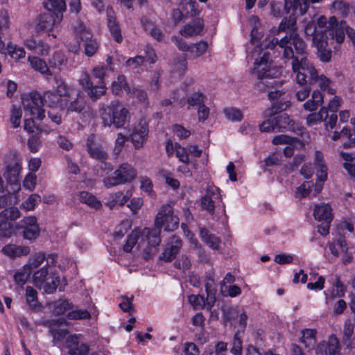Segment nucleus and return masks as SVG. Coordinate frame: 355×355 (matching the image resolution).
Segmentation results:
<instances>
[{
	"label": "nucleus",
	"mask_w": 355,
	"mask_h": 355,
	"mask_svg": "<svg viewBox=\"0 0 355 355\" xmlns=\"http://www.w3.org/2000/svg\"><path fill=\"white\" fill-rule=\"evenodd\" d=\"M295 49L300 58H295L291 62L292 70L297 85L317 83L319 90L327 91L330 95H334L336 89L331 87V80L324 74H319L313 64L307 58V46L303 39L298 37L294 39Z\"/></svg>",
	"instance_id": "obj_1"
},
{
	"label": "nucleus",
	"mask_w": 355,
	"mask_h": 355,
	"mask_svg": "<svg viewBox=\"0 0 355 355\" xmlns=\"http://www.w3.org/2000/svg\"><path fill=\"white\" fill-rule=\"evenodd\" d=\"M296 23L297 18L294 15H290L288 18H283L278 26V32L289 31V35H286L280 40L276 37L267 38L263 41L262 45L265 48L273 51L274 53L277 52L278 55H282V58L286 60H292L293 61L295 58H300V55H297L292 48V46L295 47L294 39L295 37H298L299 39H302L296 33Z\"/></svg>",
	"instance_id": "obj_2"
},
{
	"label": "nucleus",
	"mask_w": 355,
	"mask_h": 355,
	"mask_svg": "<svg viewBox=\"0 0 355 355\" xmlns=\"http://www.w3.org/2000/svg\"><path fill=\"white\" fill-rule=\"evenodd\" d=\"M179 218L174 214L173 205L170 204L163 205L159 209L155 219V227L144 228V234L151 235L154 243L161 242L160 234L162 227L166 232H173L179 226Z\"/></svg>",
	"instance_id": "obj_3"
},
{
	"label": "nucleus",
	"mask_w": 355,
	"mask_h": 355,
	"mask_svg": "<svg viewBox=\"0 0 355 355\" xmlns=\"http://www.w3.org/2000/svg\"><path fill=\"white\" fill-rule=\"evenodd\" d=\"M101 117L105 127L113 125L116 128H121L129 121L130 115L119 101H112L110 105L101 110Z\"/></svg>",
	"instance_id": "obj_4"
},
{
	"label": "nucleus",
	"mask_w": 355,
	"mask_h": 355,
	"mask_svg": "<svg viewBox=\"0 0 355 355\" xmlns=\"http://www.w3.org/2000/svg\"><path fill=\"white\" fill-rule=\"evenodd\" d=\"M253 71L260 83L266 86L272 87L275 81L268 80H273L279 76V71L272 67V60L268 53H264L261 57L255 60Z\"/></svg>",
	"instance_id": "obj_5"
},
{
	"label": "nucleus",
	"mask_w": 355,
	"mask_h": 355,
	"mask_svg": "<svg viewBox=\"0 0 355 355\" xmlns=\"http://www.w3.org/2000/svg\"><path fill=\"white\" fill-rule=\"evenodd\" d=\"M137 175V171L131 164L123 163L114 171L112 175L103 179V184L105 187L124 184L133 181Z\"/></svg>",
	"instance_id": "obj_6"
},
{
	"label": "nucleus",
	"mask_w": 355,
	"mask_h": 355,
	"mask_svg": "<svg viewBox=\"0 0 355 355\" xmlns=\"http://www.w3.org/2000/svg\"><path fill=\"white\" fill-rule=\"evenodd\" d=\"M74 32L78 38L83 42L84 53L87 57H92L98 49V44L93 38L92 33L79 21L73 25Z\"/></svg>",
	"instance_id": "obj_7"
},
{
	"label": "nucleus",
	"mask_w": 355,
	"mask_h": 355,
	"mask_svg": "<svg viewBox=\"0 0 355 355\" xmlns=\"http://www.w3.org/2000/svg\"><path fill=\"white\" fill-rule=\"evenodd\" d=\"M22 104L24 110L28 112L31 116L39 120H42L44 118V103L40 93L33 92L24 96Z\"/></svg>",
	"instance_id": "obj_8"
},
{
	"label": "nucleus",
	"mask_w": 355,
	"mask_h": 355,
	"mask_svg": "<svg viewBox=\"0 0 355 355\" xmlns=\"http://www.w3.org/2000/svg\"><path fill=\"white\" fill-rule=\"evenodd\" d=\"M21 158L15 153L10 152L6 155L3 175L10 183L17 181L21 171Z\"/></svg>",
	"instance_id": "obj_9"
},
{
	"label": "nucleus",
	"mask_w": 355,
	"mask_h": 355,
	"mask_svg": "<svg viewBox=\"0 0 355 355\" xmlns=\"http://www.w3.org/2000/svg\"><path fill=\"white\" fill-rule=\"evenodd\" d=\"M346 28L347 25L345 21H338L336 16L329 17L327 29L329 35L337 43L341 44L344 42Z\"/></svg>",
	"instance_id": "obj_10"
},
{
	"label": "nucleus",
	"mask_w": 355,
	"mask_h": 355,
	"mask_svg": "<svg viewBox=\"0 0 355 355\" xmlns=\"http://www.w3.org/2000/svg\"><path fill=\"white\" fill-rule=\"evenodd\" d=\"M327 39V34L317 35L313 43L317 50L316 55L322 62H329L331 59L332 51L329 47Z\"/></svg>",
	"instance_id": "obj_11"
},
{
	"label": "nucleus",
	"mask_w": 355,
	"mask_h": 355,
	"mask_svg": "<svg viewBox=\"0 0 355 355\" xmlns=\"http://www.w3.org/2000/svg\"><path fill=\"white\" fill-rule=\"evenodd\" d=\"M139 239H141V241L139 242V247L141 246V242L142 241H147L148 243H151L152 245H156L157 243H154L153 239L151 236V235H146L144 234V229L139 230L136 229L134 230L128 236L127 238V240L125 241V243L124 244L123 247V250L125 252H130L133 248V247L135 245L137 242L139 241Z\"/></svg>",
	"instance_id": "obj_12"
},
{
	"label": "nucleus",
	"mask_w": 355,
	"mask_h": 355,
	"mask_svg": "<svg viewBox=\"0 0 355 355\" xmlns=\"http://www.w3.org/2000/svg\"><path fill=\"white\" fill-rule=\"evenodd\" d=\"M20 227L23 230V237L29 241L35 240L40 235V227L35 216L24 217L20 222Z\"/></svg>",
	"instance_id": "obj_13"
},
{
	"label": "nucleus",
	"mask_w": 355,
	"mask_h": 355,
	"mask_svg": "<svg viewBox=\"0 0 355 355\" xmlns=\"http://www.w3.org/2000/svg\"><path fill=\"white\" fill-rule=\"evenodd\" d=\"M67 112L80 114L85 119L94 118L95 116L94 111L87 105L85 99L79 96L69 103L67 107Z\"/></svg>",
	"instance_id": "obj_14"
},
{
	"label": "nucleus",
	"mask_w": 355,
	"mask_h": 355,
	"mask_svg": "<svg viewBox=\"0 0 355 355\" xmlns=\"http://www.w3.org/2000/svg\"><path fill=\"white\" fill-rule=\"evenodd\" d=\"M339 340L336 336L331 335L328 343L322 342L316 348V355H340Z\"/></svg>",
	"instance_id": "obj_15"
},
{
	"label": "nucleus",
	"mask_w": 355,
	"mask_h": 355,
	"mask_svg": "<svg viewBox=\"0 0 355 355\" xmlns=\"http://www.w3.org/2000/svg\"><path fill=\"white\" fill-rule=\"evenodd\" d=\"M66 348L69 355H87L89 346L79 341L78 338L75 336H70L66 340Z\"/></svg>",
	"instance_id": "obj_16"
},
{
	"label": "nucleus",
	"mask_w": 355,
	"mask_h": 355,
	"mask_svg": "<svg viewBox=\"0 0 355 355\" xmlns=\"http://www.w3.org/2000/svg\"><path fill=\"white\" fill-rule=\"evenodd\" d=\"M182 242L178 236H173L170 238L169 242L164 251L159 257V259L164 261H170L174 259L182 248Z\"/></svg>",
	"instance_id": "obj_17"
},
{
	"label": "nucleus",
	"mask_w": 355,
	"mask_h": 355,
	"mask_svg": "<svg viewBox=\"0 0 355 355\" xmlns=\"http://www.w3.org/2000/svg\"><path fill=\"white\" fill-rule=\"evenodd\" d=\"M86 147L87 151L92 158L101 162H105L107 159L108 155L107 152L102 147L95 144L94 136L93 135L87 137Z\"/></svg>",
	"instance_id": "obj_18"
},
{
	"label": "nucleus",
	"mask_w": 355,
	"mask_h": 355,
	"mask_svg": "<svg viewBox=\"0 0 355 355\" xmlns=\"http://www.w3.org/2000/svg\"><path fill=\"white\" fill-rule=\"evenodd\" d=\"M148 133V130L145 125L139 124L134 128L130 138L136 149L143 146L147 139Z\"/></svg>",
	"instance_id": "obj_19"
},
{
	"label": "nucleus",
	"mask_w": 355,
	"mask_h": 355,
	"mask_svg": "<svg viewBox=\"0 0 355 355\" xmlns=\"http://www.w3.org/2000/svg\"><path fill=\"white\" fill-rule=\"evenodd\" d=\"M204 28L203 20L196 18L190 23L185 25L180 31V34L185 37H190L194 35H201Z\"/></svg>",
	"instance_id": "obj_20"
},
{
	"label": "nucleus",
	"mask_w": 355,
	"mask_h": 355,
	"mask_svg": "<svg viewBox=\"0 0 355 355\" xmlns=\"http://www.w3.org/2000/svg\"><path fill=\"white\" fill-rule=\"evenodd\" d=\"M43 4L49 12L57 15L58 22L62 21V12L66 10L64 0H44Z\"/></svg>",
	"instance_id": "obj_21"
},
{
	"label": "nucleus",
	"mask_w": 355,
	"mask_h": 355,
	"mask_svg": "<svg viewBox=\"0 0 355 355\" xmlns=\"http://www.w3.org/2000/svg\"><path fill=\"white\" fill-rule=\"evenodd\" d=\"M313 216L317 220L331 222L333 220L332 209L327 203L322 202L316 205L314 208Z\"/></svg>",
	"instance_id": "obj_22"
},
{
	"label": "nucleus",
	"mask_w": 355,
	"mask_h": 355,
	"mask_svg": "<svg viewBox=\"0 0 355 355\" xmlns=\"http://www.w3.org/2000/svg\"><path fill=\"white\" fill-rule=\"evenodd\" d=\"M44 105L46 104L51 108L64 110L66 107L60 94L51 91L45 92L42 96Z\"/></svg>",
	"instance_id": "obj_23"
},
{
	"label": "nucleus",
	"mask_w": 355,
	"mask_h": 355,
	"mask_svg": "<svg viewBox=\"0 0 355 355\" xmlns=\"http://www.w3.org/2000/svg\"><path fill=\"white\" fill-rule=\"evenodd\" d=\"M324 103V94L318 89H314L311 93V98L308 99L304 104L303 107L309 112H314Z\"/></svg>",
	"instance_id": "obj_24"
},
{
	"label": "nucleus",
	"mask_w": 355,
	"mask_h": 355,
	"mask_svg": "<svg viewBox=\"0 0 355 355\" xmlns=\"http://www.w3.org/2000/svg\"><path fill=\"white\" fill-rule=\"evenodd\" d=\"M59 23L60 22L58 21L57 15H54L51 12L45 13L40 17L36 29L38 31H50Z\"/></svg>",
	"instance_id": "obj_25"
},
{
	"label": "nucleus",
	"mask_w": 355,
	"mask_h": 355,
	"mask_svg": "<svg viewBox=\"0 0 355 355\" xmlns=\"http://www.w3.org/2000/svg\"><path fill=\"white\" fill-rule=\"evenodd\" d=\"M217 191L218 189L209 187L207 189L205 195L200 199L202 209L208 211L211 215H214L215 212V203L212 197Z\"/></svg>",
	"instance_id": "obj_26"
},
{
	"label": "nucleus",
	"mask_w": 355,
	"mask_h": 355,
	"mask_svg": "<svg viewBox=\"0 0 355 355\" xmlns=\"http://www.w3.org/2000/svg\"><path fill=\"white\" fill-rule=\"evenodd\" d=\"M1 251L7 256L15 258L28 255L31 252V249L28 246L8 244L5 245Z\"/></svg>",
	"instance_id": "obj_27"
},
{
	"label": "nucleus",
	"mask_w": 355,
	"mask_h": 355,
	"mask_svg": "<svg viewBox=\"0 0 355 355\" xmlns=\"http://www.w3.org/2000/svg\"><path fill=\"white\" fill-rule=\"evenodd\" d=\"M123 91L128 95H132V89L130 87L126 78L124 75H119L115 80L112 84V92L116 96H121Z\"/></svg>",
	"instance_id": "obj_28"
},
{
	"label": "nucleus",
	"mask_w": 355,
	"mask_h": 355,
	"mask_svg": "<svg viewBox=\"0 0 355 355\" xmlns=\"http://www.w3.org/2000/svg\"><path fill=\"white\" fill-rule=\"evenodd\" d=\"M276 126L278 132L282 131H295V123L291 119L287 114L283 113L275 116Z\"/></svg>",
	"instance_id": "obj_29"
},
{
	"label": "nucleus",
	"mask_w": 355,
	"mask_h": 355,
	"mask_svg": "<svg viewBox=\"0 0 355 355\" xmlns=\"http://www.w3.org/2000/svg\"><path fill=\"white\" fill-rule=\"evenodd\" d=\"M142 26L145 31L154 39L158 42H161L164 39V34L162 31L157 28L155 24L147 18H142L141 20Z\"/></svg>",
	"instance_id": "obj_30"
},
{
	"label": "nucleus",
	"mask_w": 355,
	"mask_h": 355,
	"mask_svg": "<svg viewBox=\"0 0 355 355\" xmlns=\"http://www.w3.org/2000/svg\"><path fill=\"white\" fill-rule=\"evenodd\" d=\"M107 27L114 40L121 43L123 41L121 31L119 23L116 17L111 15L110 12L107 10Z\"/></svg>",
	"instance_id": "obj_31"
},
{
	"label": "nucleus",
	"mask_w": 355,
	"mask_h": 355,
	"mask_svg": "<svg viewBox=\"0 0 355 355\" xmlns=\"http://www.w3.org/2000/svg\"><path fill=\"white\" fill-rule=\"evenodd\" d=\"M25 298L28 309L36 311L41 307L37 298V292L32 286H28L26 288Z\"/></svg>",
	"instance_id": "obj_32"
},
{
	"label": "nucleus",
	"mask_w": 355,
	"mask_h": 355,
	"mask_svg": "<svg viewBox=\"0 0 355 355\" xmlns=\"http://www.w3.org/2000/svg\"><path fill=\"white\" fill-rule=\"evenodd\" d=\"M314 164L316 168V175L321 180L327 178V167L324 163L323 155L320 151L315 150L314 155Z\"/></svg>",
	"instance_id": "obj_33"
},
{
	"label": "nucleus",
	"mask_w": 355,
	"mask_h": 355,
	"mask_svg": "<svg viewBox=\"0 0 355 355\" xmlns=\"http://www.w3.org/2000/svg\"><path fill=\"white\" fill-rule=\"evenodd\" d=\"M205 286L207 293V310L211 311V309L216 300V290L214 288V280L211 277H207Z\"/></svg>",
	"instance_id": "obj_34"
},
{
	"label": "nucleus",
	"mask_w": 355,
	"mask_h": 355,
	"mask_svg": "<svg viewBox=\"0 0 355 355\" xmlns=\"http://www.w3.org/2000/svg\"><path fill=\"white\" fill-rule=\"evenodd\" d=\"M28 60L30 62L31 67L36 71L40 72L42 75L48 76H52L46 62L42 59L35 56H29L28 58Z\"/></svg>",
	"instance_id": "obj_35"
},
{
	"label": "nucleus",
	"mask_w": 355,
	"mask_h": 355,
	"mask_svg": "<svg viewBox=\"0 0 355 355\" xmlns=\"http://www.w3.org/2000/svg\"><path fill=\"white\" fill-rule=\"evenodd\" d=\"M331 12L334 16L345 18L349 13V5L344 0H334L331 6Z\"/></svg>",
	"instance_id": "obj_36"
},
{
	"label": "nucleus",
	"mask_w": 355,
	"mask_h": 355,
	"mask_svg": "<svg viewBox=\"0 0 355 355\" xmlns=\"http://www.w3.org/2000/svg\"><path fill=\"white\" fill-rule=\"evenodd\" d=\"M302 336L300 338L302 343H303L308 351L313 349L316 343V331L315 329H306L302 331Z\"/></svg>",
	"instance_id": "obj_37"
},
{
	"label": "nucleus",
	"mask_w": 355,
	"mask_h": 355,
	"mask_svg": "<svg viewBox=\"0 0 355 355\" xmlns=\"http://www.w3.org/2000/svg\"><path fill=\"white\" fill-rule=\"evenodd\" d=\"M51 274H54L52 272H49L46 266H44L40 270H37L33 274V283L35 286L39 288L42 289V286H44V283L46 280H49V277Z\"/></svg>",
	"instance_id": "obj_38"
},
{
	"label": "nucleus",
	"mask_w": 355,
	"mask_h": 355,
	"mask_svg": "<svg viewBox=\"0 0 355 355\" xmlns=\"http://www.w3.org/2000/svg\"><path fill=\"white\" fill-rule=\"evenodd\" d=\"M200 236L201 239L206 243L210 248L214 250H217L219 248L220 240L214 234L209 233V232L205 227L200 228Z\"/></svg>",
	"instance_id": "obj_39"
},
{
	"label": "nucleus",
	"mask_w": 355,
	"mask_h": 355,
	"mask_svg": "<svg viewBox=\"0 0 355 355\" xmlns=\"http://www.w3.org/2000/svg\"><path fill=\"white\" fill-rule=\"evenodd\" d=\"M3 214H0V236L10 238L15 232L14 225Z\"/></svg>",
	"instance_id": "obj_40"
},
{
	"label": "nucleus",
	"mask_w": 355,
	"mask_h": 355,
	"mask_svg": "<svg viewBox=\"0 0 355 355\" xmlns=\"http://www.w3.org/2000/svg\"><path fill=\"white\" fill-rule=\"evenodd\" d=\"M81 202L85 203L94 209H100L102 207L101 202L92 193L87 191H81L79 193Z\"/></svg>",
	"instance_id": "obj_41"
},
{
	"label": "nucleus",
	"mask_w": 355,
	"mask_h": 355,
	"mask_svg": "<svg viewBox=\"0 0 355 355\" xmlns=\"http://www.w3.org/2000/svg\"><path fill=\"white\" fill-rule=\"evenodd\" d=\"M31 272L32 271L25 265L15 273L14 279L15 283L22 287L27 282Z\"/></svg>",
	"instance_id": "obj_42"
},
{
	"label": "nucleus",
	"mask_w": 355,
	"mask_h": 355,
	"mask_svg": "<svg viewBox=\"0 0 355 355\" xmlns=\"http://www.w3.org/2000/svg\"><path fill=\"white\" fill-rule=\"evenodd\" d=\"M48 279L44 283L42 288L45 293L53 294L56 291L60 284V278L56 274H51Z\"/></svg>",
	"instance_id": "obj_43"
},
{
	"label": "nucleus",
	"mask_w": 355,
	"mask_h": 355,
	"mask_svg": "<svg viewBox=\"0 0 355 355\" xmlns=\"http://www.w3.org/2000/svg\"><path fill=\"white\" fill-rule=\"evenodd\" d=\"M72 308V304L68 300L60 299L53 303V313L62 315Z\"/></svg>",
	"instance_id": "obj_44"
},
{
	"label": "nucleus",
	"mask_w": 355,
	"mask_h": 355,
	"mask_svg": "<svg viewBox=\"0 0 355 355\" xmlns=\"http://www.w3.org/2000/svg\"><path fill=\"white\" fill-rule=\"evenodd\" d=\"M107 88L105 87V84H100L98 85H92V87H89L87 91V94L88 96L92 101H96L100 98L102 96L105 95L106 93Z\"/></svg>",
	"instance_id": "obj_45"
},
{
	"label": "nucleus",
	"mask_w": 355,
	"mask_h": 355,
	"mask_svg": "<svg viewBox=\"0 0 355 355\" xmlns=\"http://www.w3.org/2000/svg\"><path fill=\"white\" fill-rule=\"evenodd\" d=\"M49 63L51 67L60 69L61 67L67 65V58L62 52L56 51L49 59Z\"/></svg>",
	"instance_id": "obj_46"
},
{
	"label": "nucleus",
	"mask_w": 355,
	"mask_h": 355,
	"mask_svg": "<svg viewBox=\"0 0 355 355\" xmlns=\"http://www.w3.org/2000/svg\"><path fill=\"white\" fill-rule=\"evenodd\" d=\"M41 197L36 193L31 194L26 200L20 205V208L26 211H32L40 202Z\"/></svg>",
	"instance_id": "obj_47"
},
{
	"label": "nucleus",
	"mask_w": 355,
	"mask_h": 355,
	"mask_svg": "<svg viewBox=\"0 0 355 355\" xmlns=\"http://www.w3.org/2000/svg\"><path fill=\"white\" fill-rule=\"evenodd\" d=\"M311 90V85L309 83L304 85H298V86L295 87V96L297 101H305L309 96Z\"/></svg>",
	"instance_id": "obj_48"
},
{
	"label": "nucleus",
	"mask_w": 355,
	"mask_h": 355,
	"mask_svg": "<svg viewBox=\"0 0 355 355\" xmlns=\"http://www.w3.org/2000/svg\"><path fill=\"white\" fill-rule=\"evenodd\" d=\"M326 112V109L321 108L318 112H311V114H309L306 119V123L309 125H313L316 124L317 123L323 121L324 119V113Z\"/></svg>",
	"instance_id": "obj_49"
},
{
	"label": "nucleus",
	"mask_w": 355,
	"mask_h": 355,
	"mask_svg": "<svg viewBox=\"0 0 355 355\" xmlns=\"http://www.w3.org/2000/svg\"><path fill=\"white\" fill-rule=\"evenodd\" d=\"M45 254L42 252L35 253L29 259L26 266L32 270L33 268L39 267L45 260Z\"/></svg>",
	"instance_id": "obj_50"
},
{
	"label": "nucleus",
	"mask_w": 355,
	"mask_h": 355,
	"mask_svg": "<svg viewBox=\"0 0 355 355\" xmlns=\"http://www.w3.org/2000/svg\"><path fill=\"white\" fill-rule=\"evenodd\" d=\"M207 47V42L201 40L191 45L190 53L194 58H198L206 52Z\"/></svg>",
	"instance_id": "obj_51"
},
{
	"label": "nucleus",
	"mask_w": 355,
	"mask_h": 355,
	"mask_svg": "<svg viewBox=\"0 0 355 355\" xmlns=\"http://www.w3.org/2000/svg\"><path fill=\"white\" fill-rule=\"evenodd\" d=\"M7 54L15 60H19L25 57L26 52L24 48L19 46L17 44H14L12 42H9L8 51Z\"/></svg>",
	"instance_id": "obj_52"
},
{
	"label": "nucleus",
	"mask_w": 355,
	"mask_h": 355,
	"mask_svg": "<svg viewBox=\"0 0 355 355\" xmlns=\"http://www.w3.org/2000/svg\"><path fill=\"white\" fill-rule=\"evenodd\" d=\"M354 329V326L350 322L349 320H347L345 322L343 342L344 345H345L347 347H349L351 345V337L353 335Z\"/></svg>",
	"instance_id": "obj_53"
},
{
	"label": "nucleus",
	"mask_w": 355,
	"mask_h": 355,
	"mask_svg": "<svg viewBox=\"0 0 355 355\" xmlns=\"http://www.w3.org/2000/svg\"><path fill=\"white\" fill-rule=\"evenodd\" d=\"M342 137H346L348 141L343 144L345 148H348L355 146V128L352 130L345 127L342 130Z\"/></svg>",
	"instance_id": "obj_54"
},
{
	"label": "nucleus",
	"mask_w": 355,
	"mask_h": 355,
	"mask_svg": "<svg viewBox=\"0 0 355 355\" xmlns=\"http://www.w3.org/2000/svg\"><path fill=\"white\" fill-rule=\"evenodd\" d=\"M310 3L309 0H298L295 6L287 8L286 6V0H284V9L287 13H289L291 10H295L299 8L300 14L303 15L308 11Z\"/></svg>",
	"instance_id": "obj_55"
},
{
	"label": "nucleus",
	"mask_w": 355,
	"mask_h": 355,
	"mask_svg": "<svg viewBox=\"0 0 355 355\" xmlns=\"http://www.w3.org/2000/svg\"><path fill=\"white\" fill-rule=\"evenodd\" d=\"M340 155L345 161L352 162L344 163L343 166L351 176L355 178V157H352L350 154L345 153H341Z\"/></svg>",
	"instance_id": "obj_56"
},
{
	"label": "nucleus",
	"mask_w": 355,
	"mask_h": 355,
	"mask_svg": "<svg viewBox=\"0 0 355 355\" xmlns=\"http://www.w3.org/2000/svg\"><path fill=\"white\" fill-rule=\"evenodd\" d=\"M54 80V88L56 92L55 93L60 94L62 97L68 96L69 88L64 80L59 77H55Z\"/></svg>",
	"instance_id": "obj_57"
},
{
	"label": "nucleus",
	"mask_w": 355,
	"mask_h": 355,
	"mask_svg": "<svg viewBox=\"0 0 355 355\" xmlns=\"http://www.w3.org/2000/svg\"><path fill=\"white\" fill-rule=\"evenodd\" d=\"M188 300L194 309L206 308L207 309V299H205L204 296L200 295H191L189 296Z\"/></svg>",
	"instance_id": "obj_58"
},
{
	"label": "nucleus",
	"mask_w": 355,
	"mask_h": 355,
	"mask_svg": "<svg viewBox=\"0 0 355 355\" xmlns=\"http://www.w3.org/2000/svg\"><path fill=\"white\" fill-rule=\"evenodd\" d=\"M275 116L271 117L264 121L261 124L259 125V129L261 132H278L277 129Z\"/></svg>",
	"instance_id": "obj_59"
},
{
	"label": "nucleus",
	"mask_w": 355,
	"mask_h": 355,
	"mask_svg": "<svg viewBox=\"0 0 355 355\" xmlns=\"http://www.w3.org/2000/svg\"><path fill=\"white\" fill-rule=\"evenodd\" d=\"M341 98L335 96L328 103L327 106H322L321 108L326 109V112L324 113V119H327L328 117V112H336L340 106Z\"/></svg>",
	"instance_id": "obj_60"
},
{
	"label": "nucleus",
	"mask_w": 355,
	"mask_h": 355,
	"mask_svg": "<svg viewBox=\"0 0 355 355\" xmlns=\"http://www.w3.org/2000/svg\"><path fill=\"white\" fill-rule=\"evenodd\" d=\"M305 34L307 36L312 37V42H314L315 37L317 35H325L326 33L323 30L317 29L315 21L309 22L304 28Z\"/></svg>",
	"instance_id": "obj_61"
},
{
	"label": "nucleus",
	"mask_w": 355,
	"mask_h": 355,
	"mask_svg": "<svg viewBox=\"0 0 355 355\" xmlns=\"http://www.w3.org/2000/svg\"><path fill=\"white\" fill-rule=\"evenodd\" d=\"M224 114L226 118L232 121H240L243 118L241 110L234 107L225 108Z\"/></svg>",
	"instance_id": "obj_62"
},
{
	"label": "nucleus",
	"mask_w": 355,
	"mask_h": 355,
	"mask_svg": "<svg viewBox=\"0 0 355 355\" xmlns=\"http://www.w3.org/2000/svg\"><path fill=\"white\" fill-rule=\"evenodd\" d=\"M67 317L70 320L89 319L91 317V314L86 309H76L69 311Z\"/></svg>",
	"instance_id": "obj_63"
},
{
	"label": "nucleus",
	"mask_w": 355,
	"mask_h": 355,
	"mask_svg": "<svg viewBox=\"0 0 355 355\" xmlns=\"http://www.w3.org/2000/svg\"><path fill=\"white\" fill-rule=\"evenodd\" d=\"M175 150L176 157L180 162L186 164L189 163V152L187 148L176 144L175 146Z\"/></svg>",
	"instance_id": "obj_64"
}]
</instances>
